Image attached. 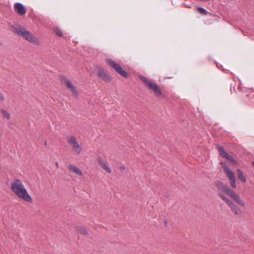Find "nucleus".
Masks as SVG:
<instances>
[{"mask_svg": "<svg viewBox=\"0 0 254 254\" xmlns=\"http://www.w3.org/2000/svg\"><path fill=\"white\" fill-rule=\"evenodd\" d=\"M10 189L18 197L27 202L31 201V197L20 180L16 179L12 181L11 183Z\"/></svg>", "mask_w": 254, "mask_h": 254, "instance_id": "f257e3e1", "label": "nucleus"}, {"mask_svg": "<svg viewBox=\"0 0 254 254\" xmlns=\"http://www.w3.org/2000/svg\"><path fill=\"white\" fill-rule=\"evenodd\" d=\"M222 168L224 173L228 178L231 187L232 188L236 187V177L231 169L228 165L224 162H221Z\"/></svg>", "mask_w": 254, "mask_h": 254, "instance_id": "f03ea898", "label": "nucleus"}, {"mask_svg": "<svg viewBox=\"0 0 254 254\" xmlns=\"http://www.w3.org/2000/svg\"><path fill=\"white\" fill-rule=\"evenodd\" d=\"M15 31L18 35L22 36L24 39L29 42L35 44L38 43L36 37H34L31 33L25 30L24 28L20 27L19 28H16Z\"/></svg>", "mask_w": 254, "mask_h": 254, "instance_id": "7ed1b4c3", "label": "nucleus"}, {"mask_svg": "<svg viewBox=\"0 0 254 254\" xmlns=\"http://www.w3.org/2000/svg\"><path fill=\"white\" fill-rule=\"evenodd\" d=\"M139 78L150 89L153 90L156 96L159 97L162 95L161 90L156 83L149 81L146 77L142 75L139 76Z\"/></svg>", "mask_w": 254, "mask_h": 254, "instance_id": "20e7f679", "label": "nucleus"}, {"mask_svg": "<svg viewBox=\"0 0 254 254\" xmlns=\"http://www.w3.org/2000/svg\"><path fill=\"white\" fill-rule=\"evenodd\" d=\"M106 61L107 63L113 67L117 72L123 77H127V73L123 69L122 67L119 64L110 59H106Z\"/></svg>", "mask_w": 254, "mask_h": 254, "instance_id": "39448f33", "label": "nucleus"}, {"mask_svg": "<svg viewBox=\"0 0 254 254\" xmlns=\"http://www.w3.org/2000/svg\"><path fill=\"white\" fill-rule=\"evenodd\" d=\"M67 141L77 154H78L81 152L82 150L81 147L79 145L75 137L72 136H68L67 138Z\"/></svg>", "mask_w": 254, "mask_h": 254, "instance_id": "423d86ee", "label": "nucleus"}, {"mask_svg": "<svg viewBox=\"0 0 254 254\" xmlns=\"http://www.w3.org/2000/svg\"><path fill=\"white\" fill-rule=\"evenodd\" d=\"M96 75L102 80L105 82H110L112 80V77L108 73L107 71L102 68L99 67Z\"/></svg>", "mask_w": 254, "mask_h": 254, "instance_id": "0eeeda50", "label": "nucleus"}, {"mask_svg": "<svg viewBox=\"0 0 254 254\" xmlns=\"http://www.w3.org/2000/svg\"><path fill=\"white\" fill-rule=\"evenodd\" d=\"M62 82L75 95L77 94L76 87L72 84L70 80L68 78H63Z\"/></svg>", "mask_w": 254, "mask_h": 254, "instance_id": "6e6552de", "label": "nucleus"}, {"mask_svg": "<svg viewBox=\"0 0 254 254\" xmlns=\"http://www.w3.org/2000/svg\"><path fill=\"white\" fill-rule=\"evenodd\" d=\"M14 8L17 13L19 15H23L26 12L25 7L20 2H16L14 4Z\"/></svg>", "mask_w": 254, "mask_h": 254, "instance_id": "1a4fd4ad", "label": "nucleus"}, {"mask_svg": "<svg viewBox=\"0 0 254 254\" xmlns=\"http://www.w3.org/2000/svg\"><path fill=\"white\" fill-rule=\"evenodd\" d=\"M228 206L231 208V210L236 214L240 216L242 212L240 209L233 201H232Z\"/></svg>", "mask_w": 254, "mask_h": 254, "instance_id": "9d476101", "label": "nucleus"}, {"mask_svg": "<svg viewBox=\"0 0 254 254\" xmlns=\"http://www.w3.org/2000/svg\"><path fill=\"white\" fill-rule=\"evenodd\" d=\"M216 185H217V188L219 190L223 191L225 193L226 192V191L229 188V187L228 186L225 185L222 182H218Z\"/></svg>", "mask_w": 254, "mask_h": 254, "instance_id": "9b49d317", "label": "nucleus"}, {"mask_svg": "<svg viewBox=\"0 0 254 254\" xmlns=\"http://www.w3.org/2000/svg\"><path fill=\"white\" fill-rule=\"evenodd\" d=\"M237 172L238 174V179L242 181L243 183H246L247 180L245 176L243 175V172L241 171V170H240V169H237Z\"/></svg>", "mask_w": 254, "mask_h": 254, "instance_id": "f8f14e48", "label": "nucleus"}, {"mask_svg": "<svg viewBox=\"0 0 254 254\" xmlns=\"http://www.w3.org/2000/svg\"><path fill=\"white\" fill-rule=\"evenodd\" d=\"M100 164L101 167L105 170L108 173H111L112 172L111 169L108 166V165L103 161H100Z\"/></svg>", "mask_w": 254, "mask_h": 254, "instance_id": "ddd939ff", "label": "nucleus"}, {"mask_svg": "<svg viewBox=\"0 0 254 254\" xmlns=\"http://www.w3.org/2000/svg\"><path fill=\"white\" fill-rule=\"evenodd\" d=\"M70 171L78 175L81 176L82 175L81 170H80L76 166L74 165H71L70 166Z\"/></svg>", "mask_w": 254, "mask_h": 254, "instance_id": "4468645a", "label": "nucleus"}, {"mask_svg": "<svg viewBox=\"0 0 254 254\" xmlns=\"http://www.w3.org/2000/svg\"><path fill=\"white\" fill-rule=\"evenodd\" d=\"M237 203L240 204L242 206H245V203L244 201L241 198V197L236 193V194L232 198Z\"/></svg>", "mask_w": 254, "mask_h": 254, "instance_id": "2eb2a0df", "label": "nucleus"}, {"mask_svg": "<svg viewBox=\"0 0 254 254\" xmlns=\"http://www.w3.org/2000/svg\"><path fill=\"white\" fill-rule=\"evenodd\" d=\"M217 149L218 150L219 153L221 155H222L223 157H225L228 153L225 151L224 147L220 145H217Z\"/></svg>", "mask_w": 254, "mask_h": 254, "instance_id": "dca6fc26", "label": "nucleus"}, {"mask_svg": "<svg viewBox=\"0 0 254 254\" xmlns=\"http://www.w3.org/2000/svg\"><path fill=\"white\" fill-rule=\"evenodd\" d=\"M76 231L78 233H80L82 235H86L87 234V230L82 227H77Z\"/></svg>", "mask_w": 254, "mask_h": 254, "instance_id": "f3484780", "label": "nucleus"}, {"mask_svg": "<svg viewBox=\"0 0 254 254\" xmlns=\"http://www.w3.org/2000/svg\"><path fill=\"white\" fill-rule=\"evenodd\" d=\"M225 193H226L231 198H233L236 194V193L229 187Z\"/></svg>", "mask_w": 254, "mask_h": 254, "instance_id": "a211bd4d", "label": "nucleus"}, {"mask_svg": "<svg viewBox=\"0 0 254 254\" xmlns=\"http://www.w3.org/2000/svg\"><path fill=\"white\" fill-rule=\"evenodd\" d=\"M218 196L223 200H224L227 204L228 205L230 204V203L232 202L231 200L229 199L228 198L224 196L221 193H219Z\"/></svg>", "mask_w": 254, "mask_h": 254, "instance_id": "6ab92c4d", "label": "nucleus"}, {"mask_svg": "<svg viewBox=\"0 0 254 254\" xmlns=\"http://www.w3.org/2000/svg\"><path fill=\"white\" fill-rule=\"evenodd\" d=\"M224 158L227 159L229 161H231L234 164H237L238 163L237 161L235 159H234V158H233L231 156H230L228 153L226 156H225Z\"/></svg>", "mask_w": 254, "mask_h": 254, "instance_id": "aec40b11", "label": "nucleus"}, {"mask_svg": "<svg viewBox=\"0 0 254 254\" xmlns=\"http://www.w3.org/2000/svg\"><path fill=\"white\" fill-rule=\"evenodd\" d=\"M54 32L56 35L59 37H62L63 36V33L58 27H55L54 28Z\"/></svg>", "mask_w": 254, "mask_h": 254, "instance_id": "412c9836", "label": "nucleus"}, {"mask_svg": "<svg viewBox=\"0 0 254 254\" xmlns=\"http://www.w3.org/2000/svg\"><path fill=\"white\" fill-rule=\"evenodd\" d=\"M1 112V113L3 115V116L4 118H5L7 119H9L10 118V115L7 111H6L5 110H4L3 109H2Z\"/></svg>", "mask_w": 254, "mask_h": 254, "instance_id": "4be33fe9", "label": "nucleus"}, {"mask_svg": "<svg viewBox=\"0 0 254 254\" xmlns=\"http://www.w3.org/2000/svg\"><path fill=\"white\" fill-rule=\"evenodd\" d=\"M197 9L200 13L206 14L207 12H208V11L205 8L202 7H198Z\"/></svg>", "mask_w": 254, "mask_h": 254, "instance_id": "5701e85b", "label": "nucleus"}, {"mask_svg": "<svg viewBox=\"0 0 254 254\" xmlns=\"http://www.w3.org/2000/svg\"><path fill=\"white\" fill-rule=\"evenodd\" d=\"M0 100L2 101L4 100V97L0 92Z\"/></svg>", "mask_w": 254, "mask_h": 254, "instance_id": "b1692460", "label": "nucleus"}, {"mask_svg": "<svg viewBox=\"0 0 254 254\" xmlns=\"http://www.w3.org/2000/svg\"><path fill=\"white\" fill-rule=\"evenodd\" d=\"M120 168H121V169H125V166H120Z\"/></svg>", "mask_w": 254, "mask_h": 254, "instance_id": "393cba45", "label": "nucleus"}, {"mask_svg": "<svg viewBox=\"0 0 254 254\" xmlns=\"http://www.w3.org/2000/svg\"><path fill=\"white\" fill-rule=\"evenodd\" d=\"M164 222H165V225H166V224H167V220H164Z\"/></svg>", "mask_w": 254, "mask_h": 254, "instance_id": "a878e982", "label": "nucleus"}, {"mask_svg": "<svg viewBox=\"0 0 254 254\" xmlns=\"http://www.w3.org/2000/svg\"><path fill=\"white\" fill-rule=\"evenodd\" d=\"M201 1H209L210 0H200Z\"/></svg>", "mask_w": 254, "mask_h": 254, "instance_id": "bb28decb", "label": "nucleus"}, {"mask_svg": "<svg viewBox=\"0 0 254 254\" xmlns=\"http://www.w3.org/2000/svg\"><path fill=\"white\" fill-rule=\"evenodd\" d=\"M216 65H217V67L219 68V65H218V64H216Z\"/></svg>", "mask_w": 254, "mask_h": 254, "instance_id": "cd10ccee", "label": "nucleus"}, {"mask_svg": "<svg viewBox=\"0 0 254 254\" xmlns=\"http://www.w3.org/2000/svg\"><path fill=\"white\" fill-rule=\"evenodd\" d=\"M45 144L46 145H47V141H45Z\"/></svg>", "mask_w": 254, "mask_h": 254, "instance_id": "c85d7f7f", "label": "nucleus"}, {"mask_svg": "<svg viewBox=\"0 0 254 254\" xmlns=\"http://www.w3.org/2000/svg\"><path fill=\"white\" fill-rule=\"evenodd\" d=\"M253 166L254 167V162H253Z\"/></svg>", "mask_w": 254, "mask_h": 254, "instance_id": "c756f323", "label": "nucleus"}, {"mask_svg": "<svg viewBox=\"0 0 254 254\" xmlns=\"http://www.w3.org/2000/svg\"><path fill=\"white\" fill-rule=\"evenodd\" d=\"M56 165L58 166V163H56Z\"/></svg>", "mask_w": 254, "mask_h": 254, "instance_id": "7c9ffc66", "label": "nucleus"}]
</instances>
